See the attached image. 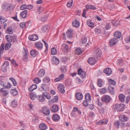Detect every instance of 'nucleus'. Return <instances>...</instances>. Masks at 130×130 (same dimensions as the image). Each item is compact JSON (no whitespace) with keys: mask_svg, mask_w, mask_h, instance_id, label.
<instances>
[{"mask_svg":"<svg viewBox=\"0 0 130 130\" xmlns=\"http://www.w3.org/2000/svg\"><path fill=\"white\" fill-rule=\"evenodd\" d=\"M9 79L11 80L14 86H16L17 85V83L15 80L12 77H10L9 78Z\"/></svg>","mask_w":130,"mask_h":130,"instance_id":"09e8293b","label":"nucleus"},{"mask_svg":"<svg viewBox=\"0 0 130 130\" xmlns=\"http://www.w3.org/2000/svg\"><path fill=\"white\" fill-rule=\"evenodd\" d=\"M91 97L90 94L86 93L85 95V100L84 101L83 104L84 106L87 107L91 102Z\"/></svg>","mask_w":130,"mask_h":130,"instance_id":"f257e3e1","label":"nucleus"},{"mask_svg":"<svg viewBox=\"0 0 130 130\" xmlns=\"http://www.w3.org/2000/svg\"><path fill=\"white\" fill-rule=\"evenodd\" d=\"M45 74V72L44 70L43 69H40L39 70L38 75L40 77H42L44 76Z\"/></svg>","mask_w":130,"mask_h":130,"instance_id":"393cba45","label":"nucleus"},{"mask_svg":"<svg viewBox=\"0 0 130 130\" xmlns=\"http://www.w3.org/2000/svg\"><path fill=\"white\" fill-rule=\"evenodd\" d=\"M119 119L120 121H121L122 122H124L127 120V118L126 116L123 115H121L119 116Z\"/></svg>","mask_w":130,"mask_h":130,"instance_id":"9b49d317","label":"nucleus"},{"mask_svg":"<svg viewBox=\"0 0 130 130\" xmlns=\"http://www.w3.org/2000/svg\"><path fill=\"white\" fill-rule=\"evenodd\" d=\"M102 54L100 48L96 49L93 52V55L97 59L100 57Z\"/></svg>","mask_w":130,"mask_h":130,"instance_id":"423d86ee","label":"nucleus"},{"mask_svg":"<svg viewBox=\"0 0 130 130\" xmlns=\"http://www.w3.org/2000/svg\"><path fill=\"white\" fill-rule=\"evenodd\" d=\"M8 11H10L14 8V7L12 4L8 5Z\"/></svg>","mask_w":130,"mask_h":130,"instance_id":"8fccbe9b","label":"nucleus"},{"mask_svg":"<svg viewBox=\"0 0 130 130\" xmlns=\"http://www.w3.org/2000/svg\"><path fill=\"white\" fill-rule=\"evenodd\" d=\"M76 80L78 84H81L83 83V81L79 78H76Z\"/></svg>","mask_w":130,"mask_h":130,"instance_id":"e2e57ef3","label":"nucleus"},{"mask_svg":"<svg viewBox=\"0 0 130 130\" xmlns=\"http://www.w3.org/2000/svg\"><path fill=\"white\" fill-rule=\"evenodd\" d=\"M43 81L45 83H48L50 81V79L48 77H45L44 78Z\"/></svg>","mask_w":130,"mask_h":130,"instance_id":"5fc2aeb1","label":"nucleus"},{"mask_svg":"<svg viewBox=\"0 0 130 130\" xmlns=\"http://www.w3.org/2000/svg\"><path fill=\"white\" fill-rule=\"evenodd\" d=\"M110 27V24L107 23L105 26V29L106 30H108L109 29Z\"/></svg>","mask_w":130,"mask_h":130,"instance_id":"6e6d98bb","label":"nucleus"},{"mask_svg":"<svg viewBox=\"0 0 130 130\" xmlns=\"http://www.w3.org/2000/svg\"><path fill=\"white\" fill-rule=\"evenodd\" d=\"M87 24L88 26L90 27H93L94 24L93 23L91 22L90 20H88L87 21Z\"/></svg>","mask_w":130,"mask_h":130,"instance_id":"72a5a7b5","label":"nucleus"},{"mask_svg":"<svg viewBox=\"0 0 130 130\" xmlns=\"http://www.w3.org/2000/svg\"><path fill=\"white\" fill-rule=\"evenodd\" d=\"M125 105L122 104H116L112 107V109H116L118 111H121L124 109Z\"/></svg>","mask_w":130,"mask_h":130,"instance_id":"7ed1b4c3","label":"nucleus"},{"mask_svg":"<svg viewBox=\"0 0 130 130\" xmlns=\"http://www.w3.org/2000/svg\"><path fill=\"white\" fill-rule=\"evenodd\" d=\"M58 109V107L57 105H53L51 108V111L54 112H55L57 111Z\"/></svg>","mask_w":130,"mask_h":130,"instance_id":"ddd939ff","label":"nucleus"},{"mask_svg":"<svg viewBox=\"0 0 130 130\" xmlns=\"http://www.w3.org/2000/svg\"><path fill=\"white\" fill-rule=\"evenodd\" d=\"M64 86L62 84H60L58 86V90L59 92L61 93H64Z\"/></svg>","mask_w":130,"mask_h":130,"instance_id":"4468645a","label":"nucleus"},{"mask_svg":"<svg viewBox=\"0 0 130 130\" xmlns=\"http://www.w3.org/2000/svg\"><path fill=\"white\" fill-rule=\"evenodd\" d=\"M31 55L33 57H36L38 54V52L36 50H32L30 52Z\"/></svg>","mask_w":130,"mask_h":130,"instance_id":"bb28decb","label":"nucleus"},{"mask_svg":"<svg viewBox=\"0 0 130 130\" xmlns=\"http://www.w3.org/2000/svg\"><path fill=\"white\" fill-rule=\"evenodd\" d=\"M114 124L115 126L118 129L119 128V126L120 125L122 127H123L125 124L124 122L120 120L115 121Z\"/></svg>","mask_w":130,"mask_h":130,"instance_id":"1a4fd4ad","label":"nucleus"},{"mask_svg":"<svg viewBox=\"0 0 130 130\" xmlns=\"http://www.w3.org/2000/svg\"><path fill=\"white\" fill-rule=\"evenodd\" d=\"M108 122V121L107 120L105 121H100L96 123V124L98 125H102L103 124H105Z\"/></svg>","mask_w":130,"mask_h":130,"instance_id":"c9c22d12","label":"nucleus"},{"mask_svg":"<svg viewBox=\"0 0 130 130\" xmlns=\"http://www.w3.org/2000/svg\"><path fill=\"white\" fill-rule=\"evenodd\" d=\"M76 98L78 100H82L83 98L82 94L80 93H76L75 96Z\"/></svg>","mask_w":130,"mask_h":130,"instance_id":"c85d7f7f","label":"nucleus"},{"mask_svg":"<svg viewBox=\"0 0 130 130\" xmlns=\"http://www.w3.org/2000/svg\"><path fill=\"white\" fill-rule=\"evenodd\" d=\"M36 47L38 50L41 49L43 46L42 44L40 42H38L35 44Z\"/></svg>","mask_w":130,"mask_h":130,"instance_id":"5701e85b","label":"nucleus"},{"mask_svg":"<svg viewBox=\"0 0 130 130\" xmlns=\"http://www.w3.org/2000/svg\"><path fill=\"white\" fill-rule=\"evenodd\" d=\"M57 53L56 49L55 47H53L51 49V53L52 55H55Z\"/></svg>","mask_w":130,"mask_h":130,"instance_id":"37998d69","label":"nucleus"},{"mask_svg":"<svg viewBox=\"0 0 130 130\" xmlns=\"http://www.w3.org/2000/svg\"><path fill=\"white\" fill-rule=\"evenodd\" d=\"M39 100L40 102H43L44 101L45 98L42 95H41L39 96Z\"/></svg>","mask_w":130,"mask_h":130,"instance_id":"49530a36","label":"nucleus"},{"mask_svg":"<svg viewBox=\"0 0 130 130\" xmlns=\"http://www.w3.org/2000/svg\"><path fill=\"white\" fill-rule=\"evenodd\" d=\"M39 127L41 130H45L46 129L47 127L46 125L44 123H42L39 125Z\"/></svg>","mask_w":130,"mask_h":130,"instance_id":"412c9836","label":"nucleus"},{"mask_svg":"<svg viewBox=\"0 0 130 130\" xmlns=\"http://www.w3.org/2000/svg\"><path fill=\"white\" fill-rule=\"evenodd\" d=\"M6 32L7 34H12L13 32L12 31V29L10 27H8L6 30Z\"/></svg>","mask_w":130,"mask_h":130,"instance_id":"e433bc0d","label":"nucleus"},{"mask_svg":"<svg viewBox=\"0 0 130 130\" xmlns=\"http://www.w3.org/2000/svg\"><path fill=\"white\" fill-rule=\"evenodd\" d=\"M108 90L109 92L111 94L114 93V87H112V85H109L108 87Z\"/></svg>","mask_w":130,"mask_h":130,"instance_id":"7c9ffc66","label":"nucleus"},{"mask_svg":"<svg viewBox=\"0 0 130 130\" xmlns=\"http://www.w3.org/2000/svg\"><path fill=\"white\" fill-rule=\"evenodd\" d=\"M17 104V103L15 101H12L11 105L13 107H15Z\"/></svg>","mask_w":130,"mask_h":130,"instance_id":"052dcab7","label":"nucleus"},{"mask_svg":"<svg viewBox=\"0 0 130 130\" xmlns=\"http://www.w3.org/2000/svg\"><path fill=\"white\" fill-rule=\"evenodd\" d=\"M9 65V63L7 61H5L2 66V70L3 72H6L7 71L8 67Z\"/></svg>","mask_w":130,"mask_h":130,"instance_id":"9d476101","label":"nucleus"},{"mask_svg":"<svg viewBox=\"0 0 130 130\" xmlns=\"http://www.w3.org/2000/svg\"><path fill=\"white\" fill-rule=\"evenodd\" d=\"M27 10H25L21 12L20 13L21 16L23 18H25L27 17Z\"/></svg>","mask_w":130,"mask_h":130,"instance_id":"a878e982","label":"nucleus"},{"mask_svg":"<svg viewBox=\"0 0 130 130\" xmlns=\"http://www.w3.org/2000/svg\"><path fill=\"white\" fill-rule=\"evenodd\" d=\"M72 25L74 27H77L80 25V23L78 20L75 19L73 22Z\"/></svg>","mask_w":130,"mask_h":130,"instance_id":"a211bd4d","label":"nucleus"},{"mask_svg":"<svg viewBox=\"0 0 130 130\" xmlns=\"http://www.w3.org/2000/svg\"><path fill=\"white\" fill-rule=\"evenodd\" d=\"M104 72L107 75H110L112 73L111 69L109 68H107L105 69L104 70Z\"/></svg>","mask_w":130,"mask_h":130,"instance_id":"4be33fe9","label":"nucleus"},{"mask_svg":"<svg viewBox=\"0 0 130 130\" xmlns=\"http://www.w3.org/2000/svg\"><path fill=\"white\" fill-rule=\"evenodd\" d=\"M73 2V1L72 0H71L69 1L68 2L67 4V6L69 7H71L72 5Z\"/></svg>","mask_w":130,"mask_h":130,"instance_id":"603ef678","label":"nucleus"},{"mask_svg":"<svg viewBox=\"0 0 130 130\" xmlns=\"http://www.w3.org/2000/svg\"><path fill=\"white\" fill-rule=\"evenodd\" d=\"M4 88H2L0 89V92L2 93L4 96H6L9 93L8 91L6 89H4Z\"/></svg>","mask_w":130,"mask_h":130,"instance_id":"2eb2a0df","label":"nucleus"},{"mask_svg":"<svg viewBox=\"0 0 130 130\" xmlns=\"http://www.w3.org/2000/svg\"><path fill=\"white\" fill-rule=\"evenodd\" d=\"M73 30L71 29L68 30L66 33V35L68 38H70L73 37Z\"/></svg>","mask_w":130,"mask_h":130,"instance_id":"f8f14e48","label":"nucleus"},{"mask_svg":"<svg viewBox=\"0 0 130 130\" xmlns=\"http://www.w3.org/2000/svg\"><path fill=\"white\" fill-rule=\"evenodd\" d=\"M5 38L7 41L9 42L17 43L18 42L17 36L15 35L12 36L7 35L6 36Z\"/></svg>","mask_w":130,"mask_h":130,"instance_id":"f03ea898","label":"nucleus"},{"mask_svg":"<svg viewBox=\"0 0 130 130\" xmlns=\"http://www.w3.org/2000/svg\"><path fill=\"white\" fill-rule=\"evenodd\" d=\"M2 8L3 10L8 11V4H4L2 6Z\"/></svg>","mask_w":130,"mask_h":130,"instance_id":"ea45409f","label":"nucleus"},{"mask_svg":"<svg viewBox=\"0 0 130 130\" xmlns=\"http://www.w3.org/2000/svg\"><path fill=\"white\" fill-rule=\"evenodd\" d=\"M19 25L20 27L22 28H24L25 27V24L23 22L20 23Z\"/></svg>","mask_w":130,"mask_h":130,"instance_id":"338daca9","label":"nucleus"},{"mask_svg":"<svg viewBox=\"0 0 130 130\" xmlns=\"http://www.w3.org/2000/svg\"><path fill=\"white\" fill-rule=\"evenodd\" d=\"M125 95L122 94H120L119 96V100L122 102H125Z\"/></svg>","mask_w":130,"mask_h":130,"instance_id":"b1692460","label":"nucleus"},{"mask_svg":"<svg viewBox=\"0 0 130 130\" xmlns=\"http://www.w3.org/2000/svg\"><path fill=\"white\" fill-rule=\"evenodd\" d=\"M103 81L101 79H98L97 82V85L99 87H101L103 85Z\"/></svg>","mask_w":130,"mask_h":130,"instance_id":"4c0bfd02","label":"nucleus"},{"mask_svg":"<svg viewBox=\"0 0 130 130\" xmlns=\"http://www.w3.org/2000/svg\"><path fill=\"white\" fill-rule=\"evenodd\" d=\"M62 48H63V50L66 52H68L69 50V46L66 44H63L62 46Z\"/></svg>","mask_w":130,"mask_h":130,"instance_id":"aec40b11","label":"nucleus"},{"mask_svg":"<svg viewBox=\"0 0 130 130\" xmlns=\"http://www.w3.org/2000/svg\"><path fill=\"white\" fill-rule=\"evenodd\" d=\"M27 5H23L21 6L20 7V9L21 10H23L25 9H26Z\"/></svg>","mask_w":130,"mask_h":130,"instance_id":"bf43d9fd","label":"nucleus"},{"mask_svg":"<svg viewBox=\"0 0 130 130\" xmlns=\"http://www.w3.org/2000/svg\"><path fill=\"white\" fill-rule=\"evenodd\" d=\"M60 117L56 114H54L53 117V119L54 121L58 120L60 119Z\"/></svg>","mask_w":130,"mask_h":130,"instance_id":"473e14b6","label":"nucleus"},{"mask_svg":"<svg viewBox=\"0 0 130 130\" xmlns=\"http://www.w3.org/2000/svg\"><path fill=\"white\" fill-rule=\"evenodd\" d=\"M75 52L76 54L78 55H80L82 53V51L81 50L80 48H77L75 50Z\"/></svg>","mask_w":130,"mask_h":130,"instance_id":"a19ab883","label":"nucleus"},{"mask_svg":"<svg viewBox=\"0 0 130 130\" xmlns=\"http://www.w3.org/2000/svg\"><path fill=\"white\" fill-rule=\"evenodd\" d=\"M41 110L43 114L46 116L48 115L50 113V110L48 107L46 106H44L42 107Z\"/></svg>","mask_w":130,"mask_h":130,"instance_id":"39448f33","label":"nucleus"},{"mask_svg":"<svg viewBox=\"0 0 130 130\" xmlns=\"http://www.w3.org/2000/svg\"><path fill=\"white\" fill-rule=\"evenodd\" d=\"M33 81L34 83L36 84H38L41 82V80H40L38 78H35Z\"/></svg>","mask_w":130,"mask_h":130,"instance_id":"3c124183","label":"nucleus"},{"mask_svg":"<svg viewBox=\"0 0 130 130\" xmlns=\"http://www.w3.org/2000/svg\"><path fill=\"white\" fill-rule=\"evenodd\" d=\"M87 38L86 36H85L82 39V43H85L87 41Z\"/></svg>","mask_w":130,"mask_h":130,"instance_id":"13d9d810","label":"nucleus"},{"mask_svg":"<svg viewBox=\"0 0 130 130\" xmlns=\"http://www.w3.org/2000/svg\"><path fill=\"white\" fill-rule=\"evenodd\" d=\"M123 61L122 59H118L117 61V63L118 65L122 66L123 65Z\"/></svg>","mask_w":130,"mask_h":130,"instance_id":"c03bdc74","label":"nucleus"},{"mask_svg":"<svg viewBox=\"0 0 130 130\" xmlns=\"http://www.w3.org/2000/svg\"><path fill=\"white\" fill-rule=\"evenodd\" d=\"M28 38L30 40L34 41L38 39V37L36 35H33L29 36Z\"/></svg>","mask_w":130,"mask_h":130,"instance_id":"f3484780","label":"nucleus"},{"mask_svg":"<svg viewBox=\"0 0 130 130\" xmlns=\"http://www.w3.org/2000/svg\"><path fill=\"white\" fill-rule=\"evenodd\" d=\"M88 62L90 64L93 65L96 62L95 58H90L88 60Z\"/></svg>","mask_w":130,"mask_h":130,"instance_id":"dca6fc26","label":"nucleus"},{"mask_svg":"<svg viewBox=\"0 0 130 130\" xmlns=\"http://www.w3.org/2000/svg\"><path fill=\"white\" fill-rule=\"evenodd\" d=\"M53 63L56 64H57L59 63V60L58 59H56L55 60H53Z\"/></svg>","mask_w":130,"mask_h":130,"instance_id":"0e129e2a","label":"nucleus"},{"mask_svg":"<svg viewBox=\"0 0 130 130\" xmlns=\"http://www.w3.org/2000/svg\"><path fill=\"white\" fill-rule=\"evenodd\" d=\"M106 88H104L101 89V90L100 92H101L103 94L104 93L106 92Z\"/></svg>","mask_w":130,"mask_h":130,"instance_id":"69168bd1","label":"nucleus"},{"mask_svg":"<svg viewBox=\"0 0 130 130\" xmlns=\"http://www.w3.org/2000/svg\"><path fill=\"white\" fill-rule=\"evenodd\" d=\"M4 49V44L3 43H2L0 46V58L1 57L2 52H3Z\"/></svg>","mask_w":130,"mask_h":130,"instance_id":"f704fd0d","label":"nucleus"},{"mask_svg":"<svg viewBox=\"0 0 130 130\" xmlns=\"http://www.w3.org/2000/svg\"><path fill=\"white\" fill-rule=\"evenodd\" d=\"M11 63L15 67H16V66H18V64L16 62V61L14 59H12V61H11Z\"/></svg>","mask_w":130,"mask_h":130,"instance_id":"864d4df0","label":"nucleus"},{"mask_svg":"<svg viewBox=\"0 0 130 130\" xmlns=\"http://www.w3.org/2000/svg\"><path fill=\"white\" fill-rule=\"evenodd\" d=\"M6 20L5 18H3L2 16L1 17V18L0 19V22L2 23H4L6 22Z\"/></svg>","mask_w":130,"mask_h":130,"instance_id":"4d7b16f0","label":"nucleus"},{"mask_svg":"<svg viewBox=\"0 0 130 130\" xmlns=\"http://www.w3.org/2000/svg\"><path fill=\"white\" fill-rule=\"evenodd\" d=\"M125 40L126 43L130 42V36H128L126 37L125 39Z\"/></svg>","mask_w":130,"mask_h":130,"instance_id":"680f3d73","label":"nucleus"},{"mask_svg":"<svg viewBox=\"0 0 130 130\" xmlns=\"http://www.w3.org/2000/svg\"><path fill=\"white\" fill-rule=\"evenodd\" d=\"M51 102H57L58 101V97L57 96H55V98L53 99L50 100Z\"/></svg>","mask_w":130,"mask_h":130,"instance_id":"de8ad7c7","label":"nucleus"},{"mask_svg":"<svg viewBox=\"0 0 130 130\" xmlns=\"http://www.w3.org/2000/svg\"><path fill=\"white\" fill-rule=\"evenodd\" d=\"M37 85L35 84L32 85L28 89V90L30 91H32L34 90L37 89Z\"/></svg>","mask_w":130,"mask_h":130,"instance_id":"2f4dec72","label":"nucleus"},{"mask_svg":"<svg viewBox=\"0 0 130 130\" xmlns=\"http://www.w3.org/2000/svg\"><path fill=\"white\" fill-rule=\"evenodd\" d=\"M26 9H32L33 8V6L31 5H27Z\"/></svg>","mask_w":130,"mask_h":130,"instance_id":"774afa93","label":"nucleus"},{"mask_svg":"<svg viewBox=\"0 0 130 130\" xmlns=\"http://www.w3.org/2000/svg\"><path fill=\"white\" fill-rule=\"evenodd\" d=\"M0 85L4 88L7 89L9 88L11 86V85L10 83H8L7 84H6L2 80H0Z\"/></svg>","mask_w":130,"mask_h":130,"instance_id":"0eeeda50","label":"nucleus"},{"mask_svg":"<svg viewBox=\"0 0 130 130\" xmlns=\"http://www.w3.org/2000/svg\"><path fill=\"white\" fill-rule=\"evenodd\" d=\"M109 85H115L116 84V82L115 80L111 79H110L109 80Z\"/></svg>","mask_w":130,"mask_h":130,"instance_id":"58836bf2","label":"nucleus"},{"mask_svg":"<svg viewBox=\"0 0 130 130\" xmlns=\"http://www.w3.org/2000/svg\"><path fill=\"white\" fill-rule=\"evenodd\" d=\"M11 44L9 43H8L5 45V50H8L11 47Z\"/></svg>","mask_w":130,"mask_h":130,"instance_id":"79ce46f5","label":"nucleus"},{"mask_svg":"<svg viewBox=\"0 0 130 130\" xmlns=\"http://www.w3.org/2000/svg\"><path fill=\"white\" fill-rule=\"evenodd\" d=\"M29 95L30 99L32 100H35L36 98V95L34 94H33L31 92L29 93Z\"/></svg>","mask_w":130,"mask_h":130,"instance_id":"a18cd8bd","label":"nucleus"},{"mask_svg":"<svg viewBox=\"0 0 130 130\" xmlns=\"http://www.w3.org/2000/svg\"><path fill=\"white\" fill-rule=\"evenodd\" d=\"M111 97L109 95H105L102 97L101 98V101L106 103L110 102L111 101Z\"/></svg>","mask_w":130,"mask_h":130,"instance_id":"20e7f679","label":"nucleus"},{"mask_svg":"<svg viewBox=\"0 0 130 130\" xmlns=\"http://www.w3.org/2000/svg\"><path fill=\"white\" fill-rule=\"evenodd\" d=\"M10 93L13 96H15L18 94V92L16 88L12 89L11 90Z\"/></svg>","mask_w":130,"mask_h":130,"instance_id":"c756f323","label":"nucleus"},{"mask_svg":"<svg viewBox=\"0 0 130 130\" xmlns=\"http://www.w3.org/2000/svg\"><path fill=\"white\" fill-rule=\"evenodd\" d=\"M78 74L82 78H85L86 75V73L82 69H79L78 70Z\"/></svg>","mask_w":130,"mask_h":130,"instance_id":"6e6552de","label":"nucleus"},{"mask_svg":"<svg viewBox=\"0 0 130 130\" xmlns=\"http://www.w3.org/2000/svg\"><path fill=\"white\" fill-rule=\"evenodd\" d=\"M115 38L117 39L120 38L121 36V34L120 32L119 31H116L114 33Z\"/></svg>","mask_w":130,"mask_h":130,"instance_id":"cd10ccee","label":"nucleus"},{"mask_svg":"<svg viewBox=\"0 0 130 130\" xmlns=\"http://www.w3.org/2000/svg\"><path fill=\"white\" fill-rule=\"evenodd\" d=\"M117 41L116 38H113L110 40L109 42V45L110 46H112L115 44Z\"/></svg>","mask_w":130,"mask_h":130,"instance_id":"6ab92c4d","label":"nucleus"}]
</instances>
